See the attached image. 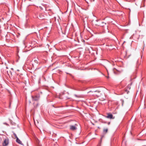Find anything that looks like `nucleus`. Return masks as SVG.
<instances>
[{"label": "nucleus", "instance_id": "obj_1", "mask_svg": "<svg viewBox=\"0 0 146 146\" xmlns=\"http://www.w3.org/2000/svg\"><path fill=\"white\" fill-rule=\"evenodd\" d=\"M9 143V139L8 138L5 139L3 143V146H7Z\"/></svg>", "mask_w": 146, "mask_h": 146}, {"label": "nucleus", "instance_id": "obj_10", "mask_svg": "<svg viewBox=\"0 0 146 146\" xmlns=\"http://www.w3.org/2000/svg\"><path fill=\"white\" fill-rule=\"evenodd\" d=\"M114 69H115V70H116V69H115V68L114 69H113V70H114ZM114 73L115 74H116V73L115 72V71L114 70Z\"/></svg>", "mask_w": 146, "mask_h": 146}, {"label": "nucleus", "instance_id": "obj_8", "mask_svg": "<svg viewBox=\"0 0 146 146\" xmlns=\"http://www.w3.org/2000/svg\"><path fill=\"white\" fill-rule=\"evenodd\" d=\"M13 135H14L15 137L17 139V138H18V137H17L16 134L14 133H13Z\"/></svg>", "mask_w": 146, "mask_h": 146}, {"label": "nucleus", "instance_id": "obj_9", "mask_svg": "<svg viewBox=\"0 0 146 146\" xmlns=\"http://www.w3.org/2000/svg\"><path fill=\"white\" fill-rule=\"evenodd\" d=\"M92 92H94V93H95V92H97L98 93H100V91H95Z\"/></svg>", "mask_w": 146, "mask_h": 146}, {"label": "nucleus", "instance_id": "obj_2", "mask_svg": "<svg viewBox=\"0 0 146 146\" xmlns=\"http://www.w3.org/2000/svg\"><path fill=\"white\" fill-rule=\"evenodd\" d=\"M107 115H108L107 116H106V118H109L110 119H113L114 118L113 117V115L112 114L110 113H108Z\"/></svg>", "mask_w": 146, "mask_h": 146}, {"label": "nucleus", "instance_id": "obj_15", "mask_svg": "<svg viewBox=\"0 0 146 146\" xmlns=\"http://www.w3.org/2000/svg\"><path fill=\"white\" fill-rule=\"evenodd\" d=\"M91 92V91H90L89 92Z\"/></svg>", "mask_w": 146, "mask_h": 146}, {"label": "nucleus", "instance_id": "obj_5", "mask_svg": "<svg viewBox=\"0 0 146 146\" xmlns=\"http://www.w3.org/2000/svg\"><path fill=\"white\" fill-rule=\"evenodd\" d=\"M39 18L41 19H44V16L42 14H40L39 15Z\"/></svg>", "mask_w": 146, "mask_h": 146}, {"label": "nucleus", "instance_id": "obj_13", "mask_svg": "<svg viewBox=\"0 0 146 146\" xmlns=\"http://www.w3.org/2000/svg\"><path fill=\"white\" fill-rule=\"evenodd\" d=\"M110 122H109L108 123V125H110Z\"/></svg>", "mask_w": 146, "mask_h": 146}, {"label": "nucleus", "instance_id": "obj_3", "mask_svg": "<svg viewBox=\"0 0 146 146\" xmlns=\"http://www.w3.org/2000/svg\"><path fill=\"white\" fill-rule=\"evenodd\" d=\"M70 129L72 130H74L77 129V127L74 125H70Z\"/></svg>", "mask_w": 146, "mask_h": 146}, {"label": "nucleus", "instance_id": "obj_6", "mask_svg": "<svg viewBox=\"0 0 146 146\" xmlns=\"http://www.w3.org/2000/svg\"><path fill=\"white\" fill-rule=\"evenodd\" d=\"M45 10L46 11H51V9H50L48 7H46L45 8Z\"/></svg>", "mask_w": 146, "mask_h": 146}, {"label": "nucleus", "instance_id": "obj_4", "mask_svg": "<svg viewBox=\"0 0 146 146\" xmlns=\"http://www.w3.org/2000/svg\"><path fill=\"white\" fill-rule=\"evenodd\" d=\"M16 141L18 143H19V144H21L22 145H23L21 141H20V140L18 138H17V139H16Z\"/></svg>", "mask_w": 146, "mask_h": 146}, {"label": "nucleus", "instance_id": "obj_11", "mask_svg": "<svg viewBox=\"0 0 146 146\" xmlns=\"http://www.w3.org/2000/svg\"><path fill=\"white\" fill-rule=\"evenodd\" d=\"M33 100H37V99H36V98H33Z\"/></svg>", "mask_w": 146, "mask_h": 146}, {"label": "nucleus", "instance_id": "obj_7", "mask_svg": "<svg viewBox=\"0 0 146 146\" xmlns=\"http://www.w3.org/2000/svg\"><path fill=\"white\" fill-rule=\"evenodd\" d=\"M108 131V129L107 128L104 129L103 130V132L104 133H106Z\"/></svg>", "mask_w": 146, "mask_h": 146}, {"label": "nucleus", "instance_id": "obj_14", "mask_svg": "<svg viewBox=\"0 0 146 146\" xmlns=\"http://www.w3.org/2000/svg\"><path fill=\"white\" fill-rule=\"evenodd\" d=\"M102 24H104V22H102ZM105 24H106V23H105Z\"/></svg>", "mask_w": 146, "mask_h": 146}, {"label": "nucleus", "instance_id": "obj_12", "mask_svg": "<svg viewBox=\"0 0 146 146\" xmlns=\"http://www.w3.org/2000/svg\"><path fill=\"white\" fill-rule=\"evenodd\" d=\"M4 124H5V125H8V124H7V123H4Z\"/></svg>", "mask_w": 146, "mask_h": 146}]
</instances>
